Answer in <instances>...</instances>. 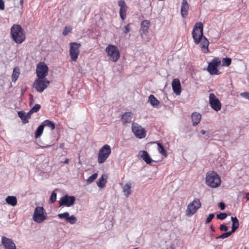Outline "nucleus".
<instances>
[{
  "label": "nucleus",
  "mask_w": 249,
  "mask_h": 249,
  "mask_svg": "<svg viewBox=\"0 0 249 249\" xmlns=\"http://www.w3.org/2000/svg\"><path fill=\"white\" fill-rule=\"evenodd\" d=\"M130 31V24H128L124 27V33L126 35L128 34Z\"/></svg>",
  "instance_id": "obj_43"
},
{
  "label": "nucleus",
  "mask_w": 249,
  "mask_h": 249,
  "mask_svg": "<svg viewBox=\"0 0 249 249\" xmlns=\"http://www.w3.org/2000/svg\"><path fill=\"white\" fill-rule=\"evenodd\" d=\"M42 124L43 125L44 127L45 126H47V127H48L50 128H51V130L54 129V128L55 127V125L54 124L53 122H52L49 120H45L44 121H43V123H42Z\"/></svg>",
  "instance_id": "obj_27"
},
{
  "label": "nucleus",
  "mask_w": 249,
  "mask_h": 249,
  "mask_svg": "<svg viewBox=\"0 0 249 249\" xmlns=\"http://www.w3.org/2000/svg\"><path fill=\"white\" fill-rule=\"evenodd\" d=\"M30 96H31V98L32 99V101H33V96L30 95Z\"/></svg>",
  "instance_id": "obj_57"
},
{
  "label": "nucleus",
  "mask_w": 249,
  "mask_h": 249,
  "mask_svg": "<svg viewBox=\"0 0 249 249\" xmlns=\"http://www.w3.org/2000/svg\"><path fill=\"white\" fill-rule=\"evenodd\" d=\"M200 133L204 135V134H205L206 131L205 130H201Z\"/></svg>",
  "instance_id": "obj_54"
},
{
  "label": "nucleus",
  "mask_w": 249,
  "mask_h": 249,
  "mask_svg": "<svg viewBox=\"0 0 249 249\" xmlns=\"http://www.w3.org/2000/svg\"><path fill=\"white\" fill-rule=\"evenodd\" d=\"M70 54L71 60L75 61L77 59L79 55L80 50L79 48L81 46L80 43L76 42H71L70 44Z\"/></svg>",
  "instance_id": "obj_12"
},
{
  "label": "nucleus",
  "mask_w": 249,
  "mask_h": 249,
  "mask_svg": "<svg viewBox=\"0 0 249 249\" xmlns=\"http://www.w3.org/2000/svg\"><path fill=\"white\" fill-rule=\"evenodd\" d=\"M237 230L236 229L231 227V230L228 231V233H229V235L230 236L232 233L235 232Z\"/></svg>",
  "instance_id": "obj_48"
},
{
  "label": "nucleus",
  "mask_w": 249,
  "mask_h": 249,
  "mask_svg": "<svg viewBox=\"0 0 249 249\" xmlns=\"http://www.w3.org/2000/svg\"><path fill=\"white\" fill-rule=\"evenodd\" d=\"M75 201V198L74 196H69L66 195L62 197L59 201L60 206H65L70 207L72 206Z\"/></svg>",
  "instance_id": "obj_14"
},
{
  "label": "nucleus",
  "mask_w": 249,
  "mask_h": 249,
  "mask_svg": "<svg viewBox=\"0 0 249 249\" xmlns=\"http://www.w3.org/2000/svg\"><path fill=\"white\" fill-rule=\"evenodd\" d=\"M240 95L242 97L246 98V99H248V100H249V92H241V93H240Z\"/></svg>",
  "instance_id": "obj_42"
},
{
  "label": "nucleus",
  "mask_w": 249,
  "mask_h": 249,
  "mask_svg": "<svg viewBox=\"0 0 249 249\" xmlns=\"http://www.w3.org/2000/svg\"><path fill=\"white\" fill-rule=\"evenodd\" d=\"M38 145L40 147H41V148L49 147L51 146V145Z\"/></svg>",
  "instance_id": "obj_49"
},
{
  "label": "nucleus",
  "mask_w": 249,
  "mask_h": 249,
  "mask_svg": "<svg viewBox=\"0 0 249 249\" xmlns=\"http://www.w3.org/2000/svg\"><path fill=\"white\" fill-rule=\"evenodd\" d=\"M221 60L218 57L214 58L211 62L209 63L207 68V71L211 75H219L220 72L217 67L220 65Z\"/></svg>",
  "instance_id": "obj_8"
},
{
  "label": "nucleus",
  "mask_w": 249,
  "mask_h": 249,
  "mask_svg": "<svg viewBox=\"0 0 249 249\" xmlns=\"http://www.w3.org/2000/svg\"><path fill=\"white\" fill-rule=\"evenodd\" d=\"M222 66L228 67L230 66L231 63V59L229 57L224 58L222 61Z\"/></svg>",
  "instance_id": "obj_32"
},
{
  "label": "nucleus",
  "mask_w": 249,
  "mask_h": 249,
  "mask_svg": "<svg viewBox=\"0 0 249 249\" xmlns=\"http://www.w3.org/2000/svg\"><path fill=\"white\" fill-rule=\"evenodd\" d=\"M1 244L4 249H17L13 240L5 236H2Z\"/></svg>",
  "instance_id": "obj_15"
},
{
  "label": "nucleus",
  "mask_w": 249,
  "mask_h": 249,
  "mask_svg": "<svg viewBox=\"0 0 249 249\" xmlns=\"http://www.w3.org/2000/svg\"><path fill=\"white\" fill-rule=\"evenodd\" d=\"M111 153V147L108 144L103 146L99 150L98 155V162L99 163L105 162L109 157Z\"/></svg>",
  "instance_id": "obj_5"
},
{
  "label": "nucleus",
  "mask_w": 249,
  "mask_h": 249,
  "mask_svg": "<svg viewBox=\"0 0 249 249\" xmlns=\"http://www.w3.org/2000/svg\"><path fill=\"white\" fill-rule=\"evenodd\" d=\"M71 30L72 28L71 26H66L63 30L62 34L64 36H66L68 34V33H71Z\"/></svg>",
  "instance_id": "obj_37"
},
{
  "label": "nucleus",
  "mask_w": 249,
  "mask_h": 249,
  "mask_svg": "<svg viewBox=\"0 0 249 249\" xmlns=\"http://www.w3.org/2000/svg\"><path fill=\"white\" fill-rule=\"evenodd\" d=\"M106 52L109 57V59L113 62H116L120 58V52L117 46L113 45H108L106 49Z\"/></svg>",
  "instance_id": "obj_6"
},
{
  "label": "nucleus",
  "mask_w": 249,
  "mask_h": 249,
  "mask_svg": "<svg viewBox=\"0 0 249 249\" xmlns=\"http://www.w3.org/2000/svg\"><path fill=\"white\" fill-rule=\"evenodd\" d=\"M47 218V215L43 207H37L34 211L33 219L36 223H39L44 221Z\"/></svg>",
  "instance_id": "obj_7"
},
{
  "label": "nucleus",
  "mask_w": 249,
  "mask_h": 249,
  "mask_svg": "<svg viewBox=\"0 0 249 249\" xmlns=\"http://www.w3.org/2000/svg\"><path fill=\"white\" fill-rule=\"evenodd\" d=\"M40 107V105L36 104L31 108V110L34 112H37L39 110Z\"/></svg>",
  "instance_id": "obj_39"
},
{
  "label": "nucleus",
  "mask_w": 249,
  "mask_h": 249,
  "mask_svg": "<svg viewBox=\"0 0 249 249\" xmlns=\"http://www.w3.org/2000/svg\"><path fill=\"white\" fill-rule=\"evenodd\" d=\"M5 201L6 203L12 206H15L17 204V199L15 196H8L6 199Z\"/></svg>",
  "instance_id": "obj_23"
},
{
  "label": "nucleus",
  "mask_w": 249,
  "mask_h": 249,
  "mask_svg": "<svg viewBox=\"0 0 249 249\" xmlns=\"http://www.w3.org/2000/svg\"><path fill=\"white\" fill-rule=\"evenodd\" d=\"M56 196H57L56 193L55 192V191H53L52 192L51 196H50V202L51 203H53L55 202L56 199Z\"/></svg>",
  "instance_id": "obj_36"
},
{
  "label": "nucleus",
  "mask_w": 249,
  "mask_h": 249,
  "mask_svg": "<svg viewBox=\"0 0 249 249\" xmlns=\"http://www.w3.org/2000/svg\"><path fill=\"white\" fill-rule=\"evenodd\" d=\"M57 216L60 219H65L67 222L71 224H74L77 220V218L74 215H72L70 216V214L68 212L59 213Z\"/></svg>",
  "instance_id": "obj_16"
},
{
  "label": "nucleus",
  "mask_w": 249,
  "mask_h": 249,
  "mask_svg": "<svg viewBox=\"0 0 249 249\" xmlns=\"http://www.w3.org/2000/svg\"><path fill=\"white\" fill-rule=\"evenodd\" d=\"M219 230L221 231H227L228 230V227L225 224H222L220 226Z\"/></svg>",
  "instance_id": "obj_44"
},
{
  "label": "nucleus",
  "mask_w": 249,
  "mask_h": 249,
  "mask_svg": "<svg viewBox=\"0 0 249 249\" xmlns=\"http://www.w3.org/2000/svg\"><path fill=\"white\" fill-rule=\"evenodd\" d=\"M63 162H64V163H65V164H68V163H69V159L66 158V160H65Z\"/></svg>",
  "instance_id": "obj_52"
},
{
  "label": "nucleus",
  "mask_w": 249,
  "mask_h": 249,
  "mask_svg": "<svg viewBox=\"0 0 249 249\" xmlns=\"http://www.w3.org/2000/svg\"><path fill=\"white\" fill-rule=\"evenodd\" d=\"M132 130L134 135L139 139H143L146 137L145 130L137 123L132 124Z\"/></svg>",
  "instance_id": "obj_9"
},
{
  "label": "nucleus",
  "mask_w": 249,
  "mask_h": 249,
  "mask_svg": "<svg viewBox=\"0 0 249 249\" xmlns=\"http://www.w3.org/2000/svg\"><path fill=\"white\" fill-rule=\"evenodd\" d=\"M158 149L159 152L165 157H167V154L163 146L160 142L158 143Z\"/></svg>",
  "instance_id": "obj_29"
},
{
  "label": "nucleus",
  "mask_w": 249,
  "mask_h": 249,
  "mask_svg": "<svg viewBox=\"0 0 249 249\" xmlns=\"http://www.w3.org/2000/svg\"><path fill=\"white\" fill-rule=\"evenodd\" d=\"M221 179L219 175L214 171H209L206 175V183L208 186L215 188L221 184Z\"/></svg>",
  "instance_id": "obj_3"
},
{
  "label": "nucleus",
  "mask_w": 249,
  "mask_h": 249,
  "mask_svg": "<svg viewBox=\"0 0 249 249\" xmlns=\"http://www.w3.org/2000/svg\"><path fill=\"white\" fill-rule=\"evenodd\" d=\"M118 5L120 7V9L119 10V14L121 17V18L124 20L126 18V13L127 9V6L125 4V1L124 0H120L118 1Z\"/></svg>",
  "instance_id": "obj_17"
},
{
  "label": "nucleus",
  "mask_w": 249,
  "mask_h": 249,
  "mask_svg": "<svg viewBox=\"0 0 249 249\" xmlns=\"http://www.w3.org/2000/svg\"><path fill=\"white\" fill-rule=\"evenodd\" d=\"M201 207V203L199 199L196 198L190 203L185 211L186 215L190 217L195 214Z\"/></svg>",
  "instance_id": "obj_4"
},
{
  "label": "nucleus",
  "mask_w": 249,
  "mask_h": 249,
  "mask_svg": "<svg viewBox=\"0 0 249 249\" xmlns=\"http://www.w3.org/2000/svg\"><path fill=\"white\" fill-rule=\"evenodd\" d=\"M50 83V81L46 79H37L35 81L34 86L38 92L41 93L48 87Z\"/></svg>",
  "instance_id": "obj_11"
},
{
  "label": "nucleus",
  "mask_w": 249,
  "mask_h": 249,
  "mask_svg": "<svg viewBox=\"0 0 249 249\" xmlns=\"http://www.w3.org/2000/svg\"><path fill=\"white\" fill-rule=\"evenodd\" d=\"M131 184L130 183H126L123 187V192L126 197L131 194Z\"/></svg>",
  "instance_id": "obj_26"
},
{
  "label": "nucleus",
  "mask_w": 249,
  "mask_h": 249,
  "mask_svg": "<svg viewBox=\"0 0 249 249\" xmlns=\"http://www.w3.org/2000/svg\"><path fill=\"white\" fill-rule=\"evenodd\" d=\"M18 116L22 119V122L24 123H28V120H27L26 115L23 111H19L18 112Z\"/></svg>",
  "instance_id": "obj_33"
},
{
  "label": "nucleus",
  "mask_w": 249,
  "mask_h": 249,
  "mask_svg": "<svg viewBox=\"0 0 249 249\" xmlns=\"http://www.w3.org/2000/svg\"><path fill=\"white\" fill-rule=\"evenodd\" d=\"M231 220L232 221V228H235L237 230L239 228V222L236 216H231Z\"/></svg>",
  "instance_id": "obj_30"
},
{
  "label": "nucleus",
  "mask_w": 249,
  "mask_h": 249,
  "mask_svg": "<svg viewBox=\"0 0 249 249\" xmlns=\"http://www.w3.org/2000/svg\"><path fill=\"white\" fill-rule=\"evenodd\" d=\"M140 156L141 158L148 164H150L152 162L153 160L151 159L148 153L144 150L140 151L139 152Z\"/></svg>",
  "instance_id": "obj_20"
},
{
  "label": "nucleus",
  "mask_w": 249,
  "mask_h": 249,
  "mask_svg": "<svg viewBox=\"0 0 249 249\" xmlns=\"http://www.w3.org/2000/svg\"><path fill=\"white\" fill-rule=\"evenodd\" d=\"M209 104L215 111H218L221 109V104L213 93H211L209 95Z\"/></svg>",
  "instance_id": "obj_13"
},
{
  "label": "nucleus",
  "mask_w": 249,
  "mask_h": 249,
  "mask_svg": "<svg viewBox=\"0 0 249 249\" xmlns=\"http://www.w3.org/2000/svg\"><path fill=\"white\" fill-rule=\"evenodd\" d=\"M189 4L186 0H182L181 6V14L183 18H186L188 15Z\"/></svg>",
  "instance_id": "obj_21"
},
{
  "label": "nucleus",
  "mask_w": 249,
  "mask_h": 249,
  "mask_svg": "<svg viewBox=\"0 0 249 249\" xmlns=\"http://www.w3.org/2000/svg\"><path fill=\"white\" fill-rule=\"evenodd\" d=\"M246 198L249 201V193H247L245 196Z\"/></svg>",
  "instance_id": "obj_50"
},
{
  "label": "nucleus",
  "mask_w": 249,
  "mask_h": 249,
  "mask_svg": "<svg viewBox=\"0 0 249 249\" xmlns=\"http://www.w3.org/2000/svg\"><path fill=\"white\" fill-rule=\"evenodd\" d=\"M19 75V68L16 67L13 71V73L12 75V81L15 82L18 78Z\"/></svg>",
  "instance_id": "obj_28"
},
{
  "label": "nucleus",
  "mask_w": 249,
  "mask_h": 249,
  "mask_svg": "<svg viewBox=\"0 0 249 249\" xmlns=\"http://www.w3.org/2000/svg\"><path fill=\"white\" fill-rule=\"evenodd\" d=\"M218 206L221 210H224L225 208V205L223 202H220L218 204Z\"/></svg>",
  "instance_id": "obj_46"
},
{
  "label": "nucleus",
  "mask_w": 249,
  "mask_h": 249,
  "mask_svg": "<svg viewBox=\"0 0 249 249\" xmlns=\"http://www.w3.org/2000/svg\"><path fill=\"white\" fill-rule=\"evenodd\" d=\"M11 35L13 39L18 44H20L25 39V35L21 26L14 24L11 28Z\"/></svg>",
  "instance_id": "obj_2"
},
{
  "label": "nucleus",
  "mask_w": 249,
  "mask_h": 249,
  "mask_svg": "<svg viewBox=\"0 0 249 249\" xmlns=\"http://www.w3.org/2000/svg\"><path fill=\"white\" fill-rule=\"evenodd\" d=\"M5 8L4 6V2L3 0H0V10H4Z\"/></svg>",
  "instance_id": "obj_45"
},
{
  "label": "nucleus",
  "mask_w": 249,
  "mask_h": 249,
  "mask_svg": "<svg viewBox=\"0 0 249 249\" xmlns=\"http://www.w3.org/2000/svg\"><path fill=\"white\" fill-rule=\"evenodd\" d=\"M148 102L154 107H157L160 104V101L153 95L149 96Z\"/></svg>",
  "instance_id": "obj_25"
},
{
  "label": "nucleus",
  "mask_w": 249,
  "mask_h": 249,
  "mask_svg": "<svg viewBox=\"0 0 249 249\" xmlns=\"http://www.w3.org/2000/svg\"><path fill=\"white\" fill-rule=\"evenodd\" d=\"M132 118V113L131 112H125L122 116V121L124 124L130 123Z\"/></svg>",
  "instance_id": "obj_24"
},
{
  "label": "nucleus",
  "mask_w": 249,
  "mask_h": 249,
  "mask_svg": "<svg viewBox=\"0 0 249 249\" xmlns=\"http://www.w3.org/2000/svg\"><path fill=\"white\" fill-rule=\"evenodd\" d=\"M228 215L226 213H220L217 214L216 217L218 219L223 220L227 217Z\"/></svg>",
  "instance_id": "obj_38"
},
{
  "label": "nucleus",
  "mask_w": 249,
  "mask_h": 249,
  "mask_svg": "<svg viewBox=\"0 0 249 249\" xmlns=\"http://www.w3.org/2000/svg\"><path fill=\"white\" fill-rule=\"evenodd\" d=\"M210 229L212 230V231H213V232H214V231H215V230H214V229L213 228V225H211V227H210Z\"/></svg>",
  "instance_id": "obj_55"
},
{
  "label": "nucleus",
  "mask_w": 249,
  "mask_h": 249,
  "mask_svg": "<svg viewBox=\"0 0 249 249\" xmlns=\"http://www.w3.org/2000/svg\"><path fill=\"white\" fill-rule=\"evenodd\" d=\"M214 216V214L213 213L210 214L208 216V217L207 218L205 223L206 224L209 223L212 220V219L213 218Z\"/></svg>",
  "instance_id": "obj_41"
},
{
  "label": "nucleus",
  "mask_w": 249,
  "mask_h": 249,
  "mask_svg": "<svg viewBox=\"0 0 249 249\" xmlns=\"http://www.w3.org/2000/svg\"><path fill=\"white\" fill-rule=\"evenodd\" d=\"M106 181L104 180L103 175L100 178L99 181L97 182L98 186L100 187L103 188L106 184Z\"/></svg>",
  "instance_id": "obj_35"
},
{
  "label": "nucleus",
  "mask_w": 249,
  "mask_h": 249,
  "mask_svg": "<svg viewBox=\"0 0 249 249\" xmlns=\"http://www.w3.org/2000/svg\"><path fill=\"white\" fill-rule=\"evenodd\" d=\"M48 68L44 63H39L36 67V73L38 79H46L45 77L48 75Z\"/></svg>",
  "instance_id": "obj_10"
},
{
  "label": "nucleus",
  "mask_w": 249,
  "mask_h": 249,
  "mask_svg": "<svg viewBox=\"0 0 249 249\" xmlns=\"http://www.w3.org/2000/svg\"><path fill=\"white\" fill-rule=\"evenodd\" d=\"M149 22L147 20H143L141 23V27L140 29V35L142 38L144 35H146L148 33Z\"/></svg>",
  "instance_id": "obj_19"
},
{
  "label": "nucleus",
  "mask_w": 249,
  "mask_h": 249,
  "mask_svg": "<svg viewBox=\"0 0 249 249\" xmlns=\"http://www.w3.org/2000/svg\"><path fill=\"white\" fill-rule=\"evenodd\" d=\"M64 143H62L60 145V148H63L64 147Z\"/></svg>",
  "instance_id": "obj_53"
},
{
  "label": "nucleus",
  "mask_w": 249,
  "mask_h": 249,
  "mask_svg": "<svg viewBox=\"0 0 249 249\" xmlns=\"http://www.w3.org/2000/svg\"><path fill=\"white\" fill-rule=\"evenodd\" d=\"M134 249H139L138 248H134Z\"/></svg>",
  "instance_id": "obj_58"
},
{
  "label": "nucleus",
  "mask_w": 249,
  "mask_h": 249,
  "mask_svg": "<svg viewBox=\"0 0 249 249\" xmlns=\"http://www.w3.org/2000/svg\"><path fill=\"white\" fill-rule=\"evenodd\" d=\"M44 129L43 125L41 124L37 128L35 132V138H38L42 135Z\"/></svg>",
  "instance_id": "obj_31"
},
{
  "label": "nucleus",
  "mask_w": 249,
  "mask_h": 249,
  "mask_svg": "<svg viewBox=\"0 0 249 249\" xmlns=\"http://www.w3.org/2000/svg\"><path fill=\"white\" fill-rule=\"evenodd\" d=\"M201 118V116L200 114L197 112H194L192 114V121L193 122V125L196 126L197 125Z\"/></svg>",
  "instance_id": "obj_22"
},
{
  "label": "nucleus",
  "mask_w": 249,
  "mask_h": 249,
  "mask_svg": "<svg viewBox=\"0 0 249 249\" xmlns=\"http://www.w3.org/2000/svg\"><path fill=\"white\" fill-rule=\"evenodd\" d=\"M166 249H175L173 247L171 246V247L167 248Z\"/></svg>",
  "instance_id": "obj_56"
},
{
  "label": "nucleus",
  "mask_w": 249,
  "mask_h": 249,
  "mask_svg": "<svg viewBox=\"0 0 249 249\" xmlns=\"http://www.w3.org/2000/svg\"><path fill=\"white\" fill-rule=\"evenodd\" d=\"M23 2H24V0H20L19 1L20 5L21 6V8H22V7H23Z\"/></svg>",
  "instance_id": "obj_51"
},
{
  "label": "nucleus",
  "mask_w": 249,
  "mask_h": 249,
  "mask_svg": "<svg viewBox=\"0 0 249 249\" xmlns=\"http://www.w3.org/2000/svg\"><path fill=\"white\" fill-rule=\"evenodd\" d=\"M229 236H230V235H229V233H228V232H226L225 233H222L220 236L216 237V239H224V238H228Z\"/></svg>",
  "instance_id": "obj_40"
},
{
  "label": "nucleus",
  "mask_w": 249,
  "mask_h": 249,
  "mask_svg": "<svg viewBox=\"0 0 249 249\" xmlns=\"http://www.w3.org/2000/svg\"><path fill=\"white\" fill-rule=\"evenodd\" d=\"M98 177V174L97 173L92 174L91 176L89 177L87 179V182L88 184H90L92 183Z\"/></svg>",
  "instance_id": "obj_34"
},
{
  "label": "nucleus",
  "mask_w": 249,
  "mask_h": 249,
  "mask_svg": "<svg viewBox=\"0 0 249 249\" xmlns=\"http://www.w3.org/2000/svg\"><path fill=\"white\" fill-rule=\"evenodd\" d=\"M34 112L31 109L27 114H26L27 120L31 118V115Z\"/></svg>",
  "instance_id": "obj_47"
},
{
  "label": "nucleus",
  "mask_w": 249,
  "mask_h": 249,
  "mask_svg": "<svg viewBox=\"0 0 249 249\" xmlns=\"http://www.w3.org/2000/svg\"><path fill=\"white\" fill-rule=\"evenodd\" d=\"M172 87L175 94L177 96L179 95L181 91V86L178 79L176 78L173 79L172 82Z\"/></svg>",
  "instance_id": "obj_18"
},
{
  "label": "nucleus",
  "mask_w": 249,
  "mask_h": 249,
  "mask_svg": "<svg viewBox=\"0 0 249 249\" xmlns=\"http://www.w3.org/2000/svg\"><path fill=\"white\" fill-rule=\"evenodd\" d=\"M203 25L201 22H197L194 27L192 36L196 44L200 43V47L205 53L209 52V42L205 36H203Z\"/></svg>",
  "instance_id": "obj_1"
}]
</instances>
